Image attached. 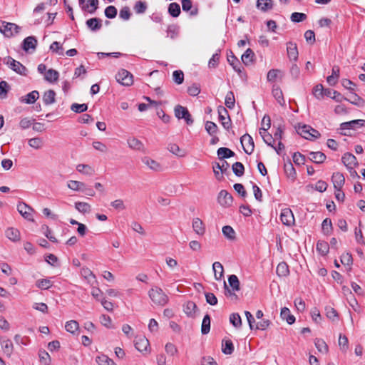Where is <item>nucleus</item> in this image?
<instances>
[{"label": "nucleus", "instance_id": "obj_1", "mask_svg": "<svg viewBox=\"0 0 365 365\" xmlns=\"http://www.w3.org/2000/svg\"><path fill=\"white\" fill-rule=\"evenodd\" d=\"M148 294L153 302L157 305L165 306L168 302V296L159 287H155L150 289Z\"/></svg>", "mask_w": 365, "mask_h": 365}, {"label": "nucleus", "instance_id": "obj_2", "mask_svg": "<svg viewBox=\"0 0 365 365\" xmlns=\"http://www.w3.org/2000/svg\"><path fill=\"white\" fill-rule=\"evenodd\" d=\"M297 132L302 137L307 140H313L320 136V133L317 130L305 124H299L298 127L297 128Z\"/></svg>", "mask_w": 365, "mask_h": 365}, {"label": "nucleus", "instance_id": "obj_3", "mask_svg": "<svg viewBox=\"0 0 365 365\" xmlns=\"http://www.w3.org/2000/svg\"><path fill=\"white\" fill-rule=\"evenodd\" d=\"M21 31V27L14 23H9L4 21H0V32L7 38L18 34Z\"/></svg>", "mask_w": 365, "mask_h": 365}, {"label": "nucleus", "instance_id": "obj_4", "mask_svg": "<svg viewBox=\"0 0 365 365\" xmlns=\"http://www.w3.org/2000/svg\"><path fill=\"white\" fill-rule=\"evenodd\" d=\"M175 115L178 119H184L187 125L193 123V119L187 108L178 105L174 109Z\"/></svg>", "mask_w": 365, "mask_h": 365}, {"label": "nucleus", "instance_id": "obj_5", "mask_svg": "<svg viewBox=\"0 0 365 365\" xmlns=\"http://www.w3.org/2000/svg\"><path fill=\"white\" fill-rule=\"evenodd\" d=\"M117 81L125 86H130L133 84V75L125 69H121L115 76Z\"/></svg>", "mask_w": 365, "mask_h": 365}, {"label": "nucleus", "instance_id": "obj_6", "mask_svg": "<svg viewBox=\"0 0 365 365\" xmlns=\"http://www.w3.org/2000/svg\"><path fill=\"white\" fill-rule=\"evenodd\" d=\"M217 113L219 120L225 129L229 130L231 127V119L229 116L228 111L222 106L217 107Z\"/></svg>", "mask_w": 365, "mask_h": 365}, {"label": "nucleus", "instance_id": "obj_7", "mask_svg": "<svg viewBox=\"0 0 365 365\" xmlns=\"http://www.w3.org/2000/svg\"><path fill=\"white\" fill-rule=\"evenodd\" d=\"M240 142L245 153L250 155L254 151L255 143L251 135L246 133L240 138Z\"/></svg>", "mask_w": 365, "mask_h": 365}, {"label": "nucleus", "instance_id": "obj_8", "mask_svg": "<svg viewBox=\"0 0 365 365\" xmlns=\"http://www.w3.org/2000/svg\"><path fill=\"white\" fill-rule=\"evenodd\" d=\"M6 63L16 73L21 75H26V68L19 61L13 59L11 57L8 56L6 59Z\"/></svg>", "mask_w": 365, "mask_h": 365}, {"label": "nucleus", "instance_id": "obj_9", "mask_svg": "<svg viewBox=\"0 0 365 365\" xmlns=\"http://www.w3.org/2000/svg\"><path fill=\"white\" fill-rule=\"evenodd\" d=\"M217 202L220 205L227 207L232 205L233 197L227 190H222L218 194Z\"/></svg>", "mask_w": 365, "mask_h": 365}, {"label": "nucleus", "instance_id": "obj_10", "mask_svg": "<svg viewBox=\"0 0 365 365\" xmlns=\"http://www.w3.org/2000/svg\"><path fill=\"white\" fill-rule=\"evenodd\" d=\"M79 5L84 11L93 14L98 6V0H79Z\"/></svg>", "mask_w": 365, "mask_h": 365}, {"label": "nucleus", "instance_id": "obj_11", "mask_svg": "<svg viewBox=\"0 0 365 365\" xmlns=\"http://www.w3.org/2000/svg\"><path fill=\"white\" fill-rule=\"evenodd\" d=\"M280 219L282 222L287 226H291L294 223V215L289 208H285L282 210Z\"/></svg>", "mask_w": 365, "mask_h": 365}, {"label": "nucleus", "instance_id": "obj_12", "mask_svg": "<svg viewBox=\"0 0 365 365\" xmlns=\"http://www.w3.org/2000/svg\"><path fill=\"white\" fill-rule=\"evenodd\" d=\"M287 56L290 61H297L298 59L299 52L297 46L292 41L287 43Z\"/></svg>", "mask_w": 365, "mask_h": 365}, {"label": "nucleus", "instance_id": "obj_13", "mask_svg": "<svg viewBox=\"0 0 365 365\" xmlns=\"http://www.w3.org/2000/svg\"><path fill=\"white\" fill-rule=\"evenodd\" d=\"M331 181L333 182L334 189L336 191H340L345 182V178L341 173H334L331 177Z\"/></svg>", "mask_w": 365, "mask_h": 365}, {"label": "nucleus", "instance_id": "obj_14", "mask_svg": "<svg viewBox=\"0 0 365 365\" xmlns=\"http://www.w3.org/2000/svg\"><path fill=\"white\" fill-rule=\"evenodd\" d=\"M365 123L364 120L359 119L354 120L349 122L342 123L340 125L341 130H350L355 129L356 128L364 126Z\"/></svg>", "mask_w": 365, "mask_h": 365}, {"label": "nucleus", "instance_id": "obj_15", "mask_svg": "<svg viewBox=\"0 0 365 365\" xmlns=\"http://www.w3.org/2000/svg\"><path fill=\"white\" fill-rule=\"evenodd\" d=\"M135 347L140 352L146 351L149 346V341L145 336H137L134 341Z\"/></svg>", "mask_w": 365, "mask_h": 365}, {"label": "nucleus", "instance_id": "obj_16", "mask_svg": "<svg viewBox=\"0 0 365 365\" xmlns=\"http://www.w3.org/2000/svg\"><path fill=\"white\" fill-rule=\"evenodd\" d=\"M192 229L198 235H203L205 232V226L203 222L198 217L192 220Z\"/></svg>", "mask_w": 365, "mask_h": 365}, {"label": "nucleus", "instance_id": "obj_17", "mask_svg": "<svg viewBox=\"0 0 365 365\" xmlns=\"http://www.w3.org/2000/svg\"><path fill=\"white\" fill-rule=\"evenodd\" d=\"M341 160L347 168L354 167L358 164L356 157L350 153H345L342 156Z\"/></svg>", "mask_w": 365, "mask_h": 365}, {"label": "nucleus", "instance_id": "obj_18", "mask_svg": "<svg viewBox=\"0 0 365 365\" xmlns=\"http://www.w3.org/2000/svg\"><path fill=\"white\" fill-rule=\"evenodd\" d=\"M17 210L19 213L29 220H32V215L31 211L32 209L24 202H21L17 206Z\"/></svg>", "mask_w": 365, "mask_h": 365}, {"label": "nucleus", "instance_id": "obj_19", "mask_svg": "<svg viewBox=\"0 0 365 365\" xmlns=\"http://www.w3.org/2000/svg\"><path fill=\"white\" fill-rule=\"evenodd\" d=\"M142 162L143 164L147 165L150 170L153 171L158 172L162 170V166L160 165V164L149 157L143 158Z\"/></svg>", "mask_w": 365, "mask_h": 365}, {"label": "nucleus", "instance_id": "obj_20", "mask_svg": "<svg viewBox=\"0 0 365 365\" xmlns=\"http://www.w3.org/2000/svg\"><path fill=\"white\" fill-rule=\"evenodd\" d=\"M37 39L34 36H28L23 41L22 48L28 51L30 48L35 49L37 46Z\"/></svg>", "mask_w": 365, "mask_h": 365}, {"label": "nucleus", "instance_id": "obj_21", "mask_svg": "<svg viewBox=\"0 0 365 365\" xmlns=\"http://www.w3.org/2000/svg\"><path fill=\"white\" fill-rule=\"evenodd\" d=\"M197 309V305L192 301L187 302L183 306V311L189 317H195Z\"/></svg>", "mask_w": 365, "mask_h": 365}, {"label": "nucleus", "instance_id": "obj_22", "mask_svg": "<svg viewBox=\"0 0 365 365\" xmlns=\"http://www.w3.org/2000/svg\"><path fill=\"white\" fill-rule=\"evenodd\" d=\"M102 21L98 18H91L86 21V26L93 31H98L102 27Z\"/></svg>", "mask_w": 365, "mask_h": 365}, {"label": "nucleus", "instance_id": "obj_23", "mask_svg": "<svg viewBox=\"0 0 365 365\" xmlns=\"http://www.w3.org/2000/svg\"><path fill=\"white\" fill-rule=\"evenodd\" d=\"M38 92L37 91H33L25 96L21 97V101L27 104H31L38 98Z\"/></svg>", "mask_w": 365, "mask_h": 365}, {"label": "nucleus", "instance_id": "obj_24", "mask_svg": "<svg viewBox=\"0 0 365 365\" xmlns=\"http://www.w3.org/2000/svg\"><path fill=\"white\" fill-rule=\"evenodd\" d=\"M280 317L283 320H286L289 324H292L295 322L294 316L291 314L289 309L287 307L281 309Z\"/></svg>", "mask_w": 365, "mask_h": 365}, {"label": "nucleus", "instance_id": "obj_25", "mask_svg": "<svg viewBox=\"0 0 365 365\" xmlns=\"http://www.w3.org/2000/svg\"><path fill=\"white\" fill-rule=\"evenodd\" d=\"M222 160V164H220L218 163H215L212 165L213 172L215 173V177L217 179H219L220 173H219V171H216V169H219L222 173H224L228 169V168L230 166L229 163L227 161L223 160Z\"/></svg>", "mask_w": 365, "mask_h": 365}, {"label": "nucleus", "instance_id": "obj_26", "mask_svg": "<svg viewBox=\"0 0 365 365\" xmlns=\"http://www.w3.org/2000/svg\"><path fill=\"white\" fill-rule=\"evenodd\" d=\"M6 236L13 242L20 240V232L14 227H9L6 230Z\"/></svg>", "mask_w": 365, "mask_h": 365}, {"label": "nucleus", "instance_id": "obj_27", "mask_svg": "<svg viewBox=\"0 0 365 365\" xmlns=\"http://www.w3.org/2000/svg\"><path fill=\"white\" fill-rule=\"evenodd\" d=\"M212 269L214 271V276L216 280H220L223 277L224 269L222 264L219 262H215L212 264Z\"/></svg>", "mask_w": 365, "mask_h": 365}, {"label": "nucleus", "instance_id": "obj_28", "mask_svg": "<svg viewBox=\"0 0 365 365\" xmlns=\"http://www.w3.org/2000/svg\"><path fill=\"white\" fill-rule=\"evenodd\" d=\"M129 148L136 150H143L144 145L141 141L135 138H130L127 140Z\"/></svg>", "mask_w": 365, "mask_h": 365}, {"label": "nucleus", "instance_id": "obj_29", "mask_svg": "<svg viewBox=\"0 0 365 365\" xmlns=\"http://www.w3.org/2000/svg\"><path fill=\"white\" fill-rule=\"evenodd\" d=\"M227 61L235 71L238 73L242 72L240 63L232 52H231V55L227 56Z\"/></svg>", "mask_w": 365, "mask_h": 365}, {"label": "nucleus", "instance_id": "obj_30", "mask_svg": "<svg viewBox=\"0 0 365 365\" xmlns=\"http://www.w3.org/2000/svg\"><path fill=\"white\" fill-rule=\"evenodd\" d=\"M255 53L251 48H247L244 54L242 55L241 59L243 63L246 66L250 65L252 63Z\"/></svg>", "mask_w": 365, "mask_h": 365}, {"label": "nucleus", "instance_id": "obj_31", "mask_svg": "<svg viewBox=\"0 0 365 365\" xmlns=\"http://www.w3.org/2000/svg\"><path fill=\"white\" fill-rule=\"evenodd\" d=\"M217 155L220 160H223L225 158H230L235 155V153L227 148H220L217 151Z\"/></svg>", "mask_w": 365, "mask_h": 365}, {"label": "nucleus", "instance_id": "obj_32", "mask_svg": "<svg viewBox=\"0 0 365 365\" xmlns=\"http://www.w3.org/2000/svg\"><path fill=\"white\" fill-rule=\"evenodd\" d=\"M277 274L279 277H286L289 274V270L287 264L282 262L278 264L276 269Z\"/></svg>", "mask_w": 365, "mask_h": 365}, {"label": "nucleus", "instance_id": "obj_33", "mask_svg": "<svg viewBox=\"0 0 365 365\" xmlns=\"http://www.w3.org/2000/svg\"><path fill=\"white\" fill-rule=\"evenodd\" d=\"M309 159L315 163H322L326 159V155L322 152H311Z\"/></svg>", "mask_w": 365, "mask_h": 365}, {"label": "nucleus", "instance_id": "obj_34", "mask_svg": "<svg viewBox=\"0 0 365 365\" xmlns=\"http://www.w3.org/2000/svg\"><path fill=\"white\" fill-rule=\"evenodd\" d=\"M56 93L53 90H48L43 96V101L46 105H51L55 103Z\"/></svg>", "mask_w": 365, "mask_h": 365}, {"label": "nucleus", "instance_id": "obj_35", "mask_svg": "<svg viewBox=\"0 0 365 365\" xmlns=\"http://www.w3.org/2000/svg\"><path fill=\"white\" fill-rule=\"evenodd\" d=\"M76 170L79 173L87 175H92L95 173V170L91 165L86 164H78L76 167Z\"/></svg>", "mask_w": 365, "mask_h": 365}, {"label": "nucleus", "instance_id": "obj_36", "mask_svg": "<svg viewBox=\"0 0 365 365\" xmlns=\"http://www.w3.org/2000/svg\"><path fill=\"white\" fill-rule=\"evenodd\" d=\"M272 95L274 98L277 101V102L280 105H283L284 103V100L283 98L282 91L280 88L276 85H274L272 87Z\"/></svg>", "mask_w": 365, "mask_h": 365}, {"label": "nucleus", "instance_id": "obj_37", "mask_svg": "<svg viewBox=\"0 0 365 365\" xmlns=\"http://www.w3.org/2000/svg\"><path fill=\"white\" fill-rule=\"evenodd\" d=\"M58 76L59 74L57 71L51 68L45 73L44 78L46 81L53 83L58 80Z\"/></svg>", "mask_w": 365, "mask_h": 365}, {"label": "nucleus", "instance_id": "obj_38", "mask_svg": "<svg viewBox=\"0 0 365 365\" xmlns=\"http://www.w3.org/2000/svg\"><path fill=\"white\" fill-rule=\"evenodd\" d=\"M67 185L74 191H83L85 188V183L77 180H70L68 182Z\"/></svg>", "mask_w": 365, "mask_h": 365}, {"label": "nucleus", "instance_id": "obj_39", "mask_svg": "<svg viewBox=\"0 0 365 365\" xmlns=\"http://www.w3.org/2000/svg\"><path fill=\"white\" fill-rule=\"evenodd\" d=\"M257 7L263 11H267L272 8V0H257Z\"/></svg>", "mask_w": 365, "mask_h": 365}, {"label": "nucleus", "instance_id": "obj_40", "mask_svg": "<svg viewBox=\"0 0 365 365\" xmlns=\"http://www.w3.org/2000/svg\"><path fill=\"white\" fill-rule=\"evenodd\" d=\"M168 13L171 16L174 18L179 16L180 14V5L175 2L170 4L168 6Z\"/></svg>", "mask_w": 365, "mask_h": 365}, {"label": "nucleus", "instance_id": "obj_41", "mask_svg": "<svg viewBox=\"0 0 365 365\" xmlns=\"http://www.w3.org/2000/svg\"><path fill=\"white\" fill-rule=\"evenodd\" d=\"M75 207L78 212L83 213V214L88 213L91 210V205L88 203L84 202H76Z\"/></svg>", "mask_w": 365, "mask_h": 365}, {"label": "nucleus", "instance_id": "obj_42", "mask_svg": "<svg viewBox=\"0 0 365 365\" xmlns=\"http://www.w3.org/2000/svg\"><path fill=\"white\" fill-rule=\"evenodd\" d=\"M168 149L170 153L178 157H183L185 155V152L183 150H181L180 147L175 143H170L168 146Z\"/></svg>", "mask_w": 365, "mask_h": 365}, {"label": "nucleus", "instance_id": "obj_43", "mask_svg": "<svg viewBox=\"0 0 365 365\" xmlns=\"http://www.w3.org/2000/svg\"><path fill=\"white\" fill-rule=\"evenodd\" d=\"M182 8L184 11H190V14L191 16H195L197 14V9H195L194 10H191L192 6V3L191 0H182Z\"/></svg>", "mask_w": 365, "mask_h": 365}, {"label": "nucleus", "instance_id": "obj_44", "mask_svg": "<svg viewBox=\"0 0 365 365\" xmlns=\"http://www.w3.org/2000/svg\"><path fill=\"white\" fill-rule=\"evenodd\" d=\"M222 351L225 354H231L234 351V345L231 340L222 341Z\"/></svg>", "mask_w": 365, "mask_h": 365}, {"label": "nucleus", "instance_id": "obj_45", "mask_svg": "<svg viewBox=\"0 0 365 365\" xmlns=\"http://www.w3.org/2000/svg\"><path fill=\"white\" fill-rule=\"evenodd\" d=\"M210 330V317L208 314H206L202 322L201 332L202 334H207Z\"/></svg>", "mask_w": 365, "mask_h": 365}, {"label": "nucleus", "instance_id": "obj_46", "mask_svg": "<svg viewBox=\"0 0 365 365\" xmlns=\"http://www.w3.org/2000/svg\"><path fill=\"white\" fill-rule=\"evenodd\" d=\"M329 249V245L327 242L318 241L317 244V250L322 255H326Z\"/></svg>", "mask_w": 365, "mask_h": 365}, {"label": "nucleus", "instance_id": "obj_47", "mask_svg": "<svg viewBox=\"0 0 365 365\" xmlns=\"http://www.w3.org/2000/svg\"><path fill=\"white\" fill-rule=\"evenodd\" d=\"M259 134L262 138L264 142L269 146L273 147L274 138V137L269 134L267 131H262L259 130Z\"/></svg>", "mask_w": 365, "mask_h": 365}, {"label": "nucleus", "instance_id": "obj_48", "mask_svg": "<svg viewBox=\"0 0 365 365\" xmlns=\"http://www.w3.org/2000/svg\"><path fill=\"white\" fill-rule=\"evenodd\" d=\"M96 361L98 365H116L111 359L104 354L97 356Z\"/></svg>", "mask_w": 365, "mask_h": 365}, {"label": "nucleus", "instance_id": "obj_49", "mask_svg": "<svg viewBox=\"0 0 365 365\" xmlns=\"http://www.w3.org/2000/svg\"><path fill=\"white\" fill-rule=\"evenodd\" d=\"M314 344L319 352L327 353L329 348L326 342L322 339H316Z\"/></svg>", "mask_w": 365, "mask_h": 365}, {"label": "nucleus", "instance_id": "obj_50", "mask_svg": "<svg viewBox=\"0 0 365 365\" xmlns=\"http://www.w3.org/2000/svg\"><path fill=\"white\" fill-rule=\"evenodd\" d=\"M235 99L234 93L232 91H229L225 96V104L227 108L232 109L235 107Z\"/></svg>", "mask_w": 365, "mask_h": 365}, {"label": "nucleus", "instance_id": "obj_51", "mask_svg": "<svg viewBox=\"0 0 365 365\" xmlns=\"http://www.w3.org/2000/svg\"><path fill=\"white\" fill-rule=\"evenodd\" d=\"M232 171L235 173L236 176L240 177L243 175L245 172V167L240 162H236L232 166Z\"/></svg>", "mask_w": 365, "mask_h": 365}, {"label": "nucleus", "instance_id": "obj_52", "mask_svg": "<svg viewBox=\"0 0 365 365\" xmlns=\"http://www.w3.org/2000/svg\"><path fill=\"white\" fill-rule=\"evenodd\" d=\"M230 322L235 327L240 328L242 326V319L239 314L233 313L230 316Z\"/></svg>", "mask_w": 365, "mask_h": 365}, {"label": "nucleus", "instance_id": "obj_53", "mask_svg": "<svg viewBox=\"0 0 365 365\" xmlns=\"http://www.w3.org/2000/svg\"><path fill=\"white\" fill-rule=\"evenodd\" d=\"M228 282L230 286L232 287V289L234 291H239L240 290V281L238 279V277L235 275L232 274L228 277Z\"/></svg>", "mask_w": 365, "mask_h": 365}, {"label": "nucleus", "instance_id": "obj_54", "mask_svg": "<svg viewBox=\"0 0 365 365\" xmlns=\"http://www.w3.org/2000/svg\"><path fill=\"white\" fill-rule=\"evenodd\" d=\"M78 323L75 320H71L66 323L65 329L67 331L74 334L78 329Z\"/></svg>", "mask_w": 365, "mask_h": 365}, {"label": "nucleus", "instance_id": "obj_55", "mask_svg": "<svg viewBox=\"0 0 365 365\" xmlns=\"http://www.w3.org/2000/svg\"><path fill=\"white\" fill-rule=\"evenodd\" d=\"M222 233L229 240H234L235 238V232L230 225H225L222 227Z\"/></svg>", "mask_w": 365, "mask_h": 365}, {"label": "nucleus", "instance_id": "obj_56", "mask_svg": "<svg viewBox=\"0 0 365 365\" xmlns=\"http://www.w3.org/2000/svg\"><path fill=\"white\" fill-rule=\"evenodd\" d=\"M29 146L34 149H40L43 146V140L41 138H33L29 140L28 142Z\"/></svg>", "mask_w": 365, "mask_h": 365}, {"label": "nucleus", "instance_id": "obj_57", "mask_svg": "<svg viewBox=\"0 0 365 365\" xmlns=\"http://www.w3.org/2000/svg\"><path fill=\"white\" fill-rule=\"evenodd\" d=\"M205 130L210 135H214L217 133L218 127L214 122L207 121L205 123Z\"/></svg>", "mask_w": 365, "mask_h": 365}, {"label": "nucleus", "instance_id": "obj_58", "mask_svg": "<svg viewBox=\"0 0 365 365\" xmlns=\"http://www.w3.org/2000/svg\"><path fill=\"white\" fill-rule=\"evenodd\" d=\"M322 228L324 234L329 235L332 231V223L329 218H326L323 220Z\"/></svg>", "mask_w": 365, "mask_h": 365}, {"label": "nucleus", "instance_id": "obj_59", "mask_svg": "<svg viewBox=\"0 0 365 365\" xmlns=\"http://www.w3.org/2000/svg\"><path fill=\"white\" fill-rule=\"evenodd\" d=\"M346 101L358 106H363L365 103L364 101L356 93H351L350 98Z\"/></svg>", "mask_w": 365, "mask_h": 365}, {"label": "nucleus", "instance_id": "obj_60", "mask_svg": "<svg viewBox=\"0 0 365 365\" xmlns=\"http://www.w3.org/2000/svg\"><path fill=\"white\" fill-rule=\"evenodd\" d=\"M36 285L41 289H48L52 286V282L48 279H42L37 280Z\"/></svg>", "mask_w": 365, "mask_h": 365}, {"label": "nucleus", "instance_id": "obj_61", "mask_svg": "<svg viewBox=\"0 0 365 365\" xmlns=\"http://www.w3.org/2000/svg\"><path fill=\"white\" fill-rule=\"evenodd\" d=\"M339 345L342 351L346 352L349 348V341L345 335L340 334L339 338Z\"/></svg>", "mask_w": 365, "mask_h": 365}, {"label": "nucleus", "instance_id": "obj_62", "mask_svg": "<svg viewBox=\"0 0 365 365\" xmlns=\"http://www.w3.org/2000/svg\"><path fill=\"white\" fill-rule=\"evenodd\" d=\"M88 109V106L86 103L78 104V103H73L71 106V110L76 113H81L84 111H86Z\"/></svg>", "mask_w": 365, "mask_h": 365}, {"label": "nucleus", "instance_id": "obj_63", "mask_svg": "<svg viewBox=\"0 0 365 365\" xmlns=\"http://www.w3.org/2000/svg\"><path fill=\"white\" fill-rule=\"evenodd\" d=\"M147 9V4L145 1H137L134 6V10L136 14H143Z\"/></svg>", "mask_w": 365, "mask_h": 365}, {"label": "nucleus", "instance_id": "obj_64", "mask_svg": "<svg viewBox=\"0 0 365 365\" xmlns=\"http://www.w3.org/2000/svg\"><path fill=\"white\" fill-rule=\"evenodd\" d=\"M290 19L292 21L299 23L304 21L307 19V15L304 13L294 12Z\"/></svg>", "mask_w": 365, "mask_h": 365}]
</instances>
